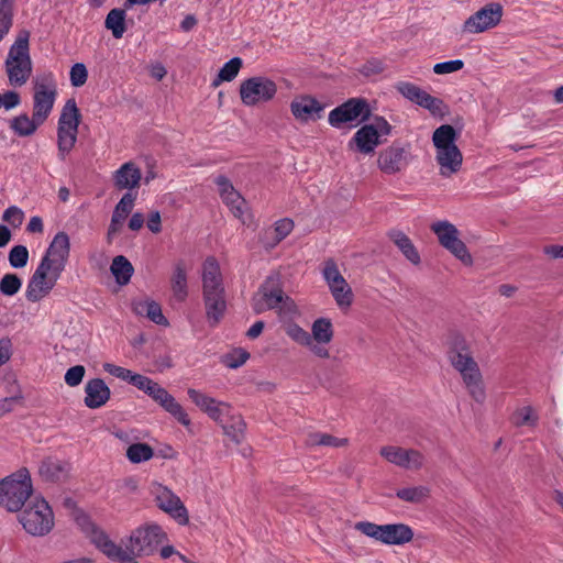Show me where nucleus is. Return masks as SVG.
Listing matches in <instances>:
<instances>
[{
  "instance_id": "nucleus-1",
  "label": "nucleus",
  "mask_w": 563,
  "mask_h": 563,
  "mask_svg": "<svg viewBox=\"0 0 563 563\" xmlns=\"http://www.w3.org/2000/svg\"><path fill=\"white\" fill-rule=\"evenodd\" d=\"M167 539V534L157 523L136 528L126 541L124 548L113 542L106 531H95L93 544L109 560L117 563H139L140 556H148L156 552L158 545Z\"/></svg>"
},
{
  "instance_id": "nucleus-2",
  "label": "nucleus",
  "mask_w": 563,
  "mask_h": 563,
  "mask_svg": "<svg viewBox=\"0 0 563 563\" xmlns=\"http://www.w3.org/2000/svg\"><path fill=\"white\" fill-rule=\"evenodd\" d=\"M70 253L69 236L58 232L51 242L46 254L29 280L25 297L31 302L40 301L56 285L65 269Z\"/></svg>"
},
{
  "instance_id": "nucleus-3",
  "label": "nucleus",
  "mask_w": 563,
  "mask_h": 563,
  "mask_svg": "<svg viewBox=\"0 0 563 563\" xmlns=\"http://www.w3.org/2000/svg\"><path fill=\"white\" fill-rule=\"evenodd\" d=\"M448 358L451 365L461 374L470 396L476 402L486 398L483 376L478 364L472 356L466 339L457 332H452L448 339Z\"/></svg>"
},
{
  "instance_id": "nucleus-4",
  "label": "nucleus",
  "mask_w": 563,
  "mask_h": 563,
  "mask_svg": "<svg viewBox=\"0 0 563 563\" xmlns=\"http://www.w3.org/2000/svg\"><path fill=\"white\" fill-rule=\"evenodd\" d=\"M459 132L451 124H442L432 134L435 147V161L440 166V175L451 177L456 174L463 163V154L456 145Z\"/></svg>"
},
{
  "instance_id": "nucleus-5",
  "label": "nucleus",
  "mask_w": 563,
  "mask_h": 563,
  "mask_svg": "<svg viewBox=\"0 0 563 563\" xmlns=\"http://www.w3.org/2000/svg\"><path fill=\"white\" fill-rule=\"evenodd\" d=\"M30 36V31L25 29L18 33L4 63L9 82L14 87L23 86L32 74Z\"/></svg>"
},
{
  "instance_id": "nucleus-6",
  "label": "nucleus",
  "mask_w": 563,
  "mask_h": 563,
  "mask_svg": "<svg viewBox=\"0 0 563 563\" xmlns=\"http://www.w3.org/2000/svg\"><path fill=\"white\" fill-rule=\"evenodd\" d=\"M33 493L30 472L21 467L0 482V506L19 511Z\"/></svg>"
},
{
  "instance_id": "nucleus-7",
  "label": "nucleus",
  "mask_w": 563,
  "mask_h": 563,
  "mask_svg": "<svg viewBox=\"0 0 563 563\" xmlns=\"http://www.w3.org/2000/svg\"><path fill=\"white\" fill-rule=\"evenodd\" d=\"M23 529L33 537H44L54 528V512L42 497H35L19 515Z\"/></svg>"
},
{
  "instance_id": "nucleus-8",
  "label": "nucleus",
  "mask_w": 563,
  "mask_h": 563,
  "mask_svg": "<svg viewBox=\"0 0 563 563\" xmlns=\"http://www.w3.org/2000/svg\"><path fill=\"white\" fill-rule=\"evenodd\" d=\"M81 113L74 98L68 99L62 109L57 124V147L62 161L70 153L77 142Z\"/></svg>"
},
{
  "instance_id": "nucleus-9",
  "label": "nucleus",
  "mask_w": 563,
  "mask_h": 563,
  "mask_svg": "<svg viewBox=\"0 0 563 563\" xmlns=\"http://www.w3.org/2000/svg\"><path fill=\"white\" fill-rule=\"evenodd\" d=\"M276 93V82L265 76L247 78L240 85L241 101L247 107H253L261 102H268L274 99Z\"/></svg>"
},
{
  "instance_id": "nucleus-10",
  "label": "nucleus",
  "mask_w": 563,
  "mask_h": 563,
  "mask_svg": "<svg viewBox=\"0 0 563 563\" xmlns=\"http://www.w3.org/2000/svg\"><path fill=\"white\" fill-rule=\"evenodd\" d=\"M286 301L291 300L284 294L279 275H272L261 285L258 292L253 298L252 307L255 313H262L275 309L279 303Z\"/></svg>"
},
{
  "instance_id": "nucleus-11",
  "label": "nucleus",
  "mask_w": 563,
  "mask_h": 563,
  "mask_svg": "<svg viewBox=\"0 0 563 563\" xmlns=\"http://www.w3.org/2000/svg\"><path fill=\"white\" fill-rule=\"evenodd\" d=\"M371 115L372 111L366 99L351 98L329 113V123L334 128H341L342 124L355 120L365 122Z\"/></svg>"
},
{
  "instance_id": "nucleus-12",
  "label": "nucleus",
  "mask_w": 563,
  "mask_h": 563,
  "mask_svg": "<svg viewBox=\"0 0 563 563\" xmlns=\"http://www.w3.org/2000/svg\"><path fill=\"white\" fill-rule=\"evenodd\" d=\"M57 96L56 82L52 75L42 77L34 84L33 113L43 123L49 117Z\"/></svg>"
},
{
  "instance_id": "nucleus-13",
  "label": "nucleus",
  "mask_w": 563,
  "mask_h": 563,
  "mask_svg": "<svg viewBox=\"0 0 563 563\" xmlns=\"http://www.w3.org/2000/svg\"><path fill=\"white\" fill-rule=\"evenodd\" d=\"M410 145H402L394 142L390 146L382 150L377 157L378 168L387 174L394 175L402 172L410 163Z\"/></svg>"
},
{
  "instance_id": "nucleus-14",
  "label": "nucleus",
  "mask_w": 563,
  "mask_h": 563,
  "mask_svg": "<svg viewBox=\"0 0 563 563\" xmlns=\"http://www.w3.org/2000/svg\"><path fill=\"white\" fill-rule=\"evenodd\" d=\"M504 9L498 2H490L473 13L463 24V31L482 33L497 26L503 18Z\"/></svg>"
},
{
  "instance_id": "nucleus-15",
  "label": "nucleus",
  "mask_w": 563,
  "mask_h": 563,
  "mask_svg": "<svg viewBox=\"0 0 563 563\" xmlns=\"http://www.w3.org/2000/svg\"><path fill=\"white\" fill-rule=\"evenodd\" d=\"M155 501L159 509L168 514L179 525H188L189 516L185 505L169 488L158 485L155 494Z\"/></svg>"
},
{
  "instance_id": "nucleus-16",
  "label": "nucleus",
  "mask_w": 563,
  "mask_h": 563,
  "mask_svg": "<svg viewBox=\"0 0 563 563\" xmlns=\"http://www.w3.org/2000/svg\"><path fill=\"white\" fill-rule=\"evenodd\" d=\"M206 319L210 327H217L227 312L225 289L212 288L202 290Z\"/></svg>"
},
{
  "instance_id": "nucleus-17",
  "label": "nucleus",
  "mask_w": 563,
  "mask_h": 563,
  "mask_svg": "<svg viewBox=\"0 0 563 563\" xmlns=\"http://www.w3.org/2000/svg\"><path fill=\"white\" fill-rule=\"evenodd\" d=\"M380 455L389 463L407 470H420L424 463L423 454L413 449L387 445L380 449Z\"/></svg>"
},
{
  "instance_id": "nucleus-18",
  "label": "nucleus",
  "mask_w": 563,
  "mask_h": 563,
  "mask_svg": "<svg viewBox=\"0 0 563 563\" xmlns=\"http://www.w3.org/2000/svg\"><path fill=\"white\" fill-rule=\"evenodd\" d=\"M71 465L68 461L47 456L42 460L38 466V474L43 482L59 484L69 478Z\"/></svg>"
},
{
  "instance_id": "nucleus-19",
  "label": "nucleus",
  "mask_w": 563,
  "mask_h": 563,
  "mask_svg": "<svg viewBox=\"0 0 563 563\" xmlns=\"http://www.w3.org/2000/svg\"><path fill=\"white\" fill-rule=\"evenodd\" d=\"M323 109V104H321L316 98L308 95L297 97L290 103V111L292 115L301 122L319 119Z\"/></svg>"
},
{
  "instance_id": "nucleus-20",
  "label": "nucleus",
  "mask_w": 563,
  "mask_h": 563,
  "mask_svg": "<svg viewBox=\"0 0 563 563\" xmlns=\"http://www.w3.org/2000/svg\"><path fill=\"white\" fill-rule=\"evenodd\" d=\"M382 144L374 125L364 124L349 142V148L362 154H372Z\"/></svg>"
},
{
  "instance_id": "nucleus-21",
  "label": "nucleus",
  "mask_w": 563,
  "mask_h": 563,
  "mask_svg": "<svg viewBox=\"0 0 563 563\" xmlns=\"http://www.w3.org/2000/svg\"><path fill=\"white\" fill-rule=\"evenodd\" d=\"M103 369L109 373L110 375H113L122 380H125L130 383L131 385L135 386L137 389L144 391L147 395V391H150L156 382L151 379L147 376H144L142 374L133 373L131 369L111 364V363H104Z\"/></svg>"
},
{
  "instance_id": "nucleus-22",
  "label": "nucleus",
  "mask_w": 563,
  "mask_h": 563,
  "mask_svg": "<svg viewBox=\"0 0 563 563\" xmlns=\"http://www.w3.org/2000/svg\"><path fill=\"white\" fill-rule=\"evenodd\" d=\"M85 393L86 397L84 402L90 409L102 407L111 396L110 388L101 378H92L88 380L85 386Z\"/></svg>"
},
{
  "instance_id": "nucleus-23",
  "label": "nucleus",
  "mask_w": 563,
  "mask_h": 563,
  "mask_svg": "<svg viewBox=\"0 0 563 563\" xmlns=\"http://www.w3.org/2000/svg\"><path fill=\"white\" fill-rule=\"evenodd\" d=\"M379 537L385 544H404L412 540L413 531L405 523L383 525Z\"/></svg>"
},
{
  "instance_id": "nucleus-24",
  "label": "nucleus",
  "mask_w": 563,
  "mask_h": 563,
  "mask_svg": "<svg viewBox=\"0 0 563 563\" xmlns=\"http://www.w3.org/2000/svg\"><path fill=\"white\" fill-rule=\"evenodd\" d=\"M141 178V169L129 162L115 172L114 185L118 189H132L139 186Z\"/></svg>"
},
{
  "instance_id": "nucleus-25",
  "label": "nucleus",
  "mask_w": 563,
  "mask_h": 563,
  "mask_svg": "<svg viewBox=\"0 0 563 563\" xmlns=\"http://www.w3.org/2000/svg\"><path fill=\"white\" fill-rule=\"evenodd\" d=\"M170 287L174 294V297L178 301H184L188 296V286H187V273H186V264L184 260H178L174 264V272L170 278Z\"/></svg>"
},
{
  "instance_id": "nucleus-26",
  "label": "nucleus",
  "mask_w": 563,
  "mask_h": 563,
  "mask_svg": "<svg viewBox=\"0 0 563 563\" xmlns=\"http://www.w3.org/2000/svg\"><path fill=\"white\" fill-rule=\"evenodd\" d=\"M223 286L222 274L220 265L216 257L209 256L203 263L202 269V290L221 288Z\"/></svg>"
},
{
  "instance_id": "nucleus-27",
  "label": "nucleus",
  "mask_w": 563,
  "mask_h": 563,
  "mask_svg": "<svg viewBox=\"0 0 563 563\" xmlns=\"http://www.w3.org/2000/svg\"><path fill=\"white\" fill-rule=\"evenodd\" d=\"M42 124L43 122L37 120L34 114L30 118L26 113H21L10 120V129L20 137L33 135Z\"/></svg>"
},
{
  "instance_id": "nucleus-28",
  "label": "nucleus",
  "mask_w": 563,
  "mask_h": 563,
  "mask_svg": "<svg viewBox=\"0 0 563 563\" xmlns=\"http://www.w3.org/2000/svg\"><path fill=\"white\" fill-rule=\"evenodd\" d=\"M159 406L170 413L179 423L185 427L190 424V419L180 404L164 388L155 400Z\"/></svg>"
},
{
  "instance_id": "nucleus-29",
  "label": "nucleus",
  "mask_w": 563,
  "mask_h": 563,
  "mask_svg": "<svg viewBox=\"0 0 563 563\" xmlns=\"http://www.w3.org/2000/svg\"><path fill=\"white\" fill-rule=\"evenodd\" d=\"M388 235L410 263L413 265L420 264L421 260L419 252L417 251L411 240L404 232L394 230L389 232Z\"/></svg>"
},
{
  "instance_id": "nucleus-30",
  "label": "nucleus",
  "mask_w": 563,
  "mask_h": 563,
  "mask_svg": "<svg viewBox=\"0 0 563 563\" xmlns=\"http://www.w3.org/2000/svg\"><path fill=\"white\" fill-rule=\"evenodd\" d=\"M110 271L114 276L115 282L119 285L124 286L130 283L134 273V267L125 256L118 255L113 258Z\"/></svg>"
},
{
  "instance_id": "nucleus-31",
  "label": "nucleus",
  "mask_w": 563,
  "mask_h": 563,
  "mask_svg": "<svg viewBox=\"0 0 563 563\" xmlns=\"http://www.w3.org/2000/svg\"><path fill=\"white\" fill-rule=\"evenodd\" d=\"M294 229L292 220L285 218L278 220L275 223V228L273 231L265 232V238L268 239L269 234H274L272 239L268 241L263 240V245L266 250L274 249L278 243H280Z\"/></svg>"
},
{
  "instance_id": "nucleus-32",
  "label": "nucleus",
  "mask_w": 563,
  "mask_h": 563,
  "mask_svg": "<svg viewBox=\"0 0 563 563\" xmlns=\"http://www.w3.org/2000/svg\"><path fill=\"white\" fill-rule=\"evenodd\" d=\"M431 230L437 234L440 244L445 249L459 239V230L448 221H439L431 225Z\"/></svg>"
},
{
  "instance_id": "nucleus-33",
  "label": "nucleus",
  "mask_w": 563,
  "mask_h": 563,
  "mask_svg": "<svg viewBox=\"0 0 563 563\" xmlns=\"http://www.w3.org/2000/svg\"><path fill=\"white\" fill-rule=\"evenodd\" d=\"M311 338L319 344H328L333 338L332 322L328 318H319L313 321L311 327Z\"/></svg>"
},
{
  "instance_id": "nucleus-34",
  "label": "nucleus",
  "mask_w": 563,
  "mask_h": 563,
  "mask_svg": "<svg viewBox=\"0 0 563 563\" xmlns=\"http://www.w3.org/2000/svg\"><path fill=\"white\" fill-rule=\"evenodd\" d=\"M104 26L112 32L114 38H121L126 30L125 10L119 8L110 10L106 18Z\"/></svg>"
},
{
  "instance_id": "nucleus-35",
  "label": "nucleus",
  "mask_w": 563,
  "mask_h": 563,
  "mask_svg": "<svg viewBox=\"0 0 563 563\" xmlns=\"http://www.w3.org/2000/svg\"><path fill=\"white\" fill-rule=\"evenodd\" d=\"M222 429L235 444H240L244 439L246 423L241 416H233L230 421L222 423Z\"/></svg>"
},
{
  "instance_id": "nucleus-36",
  "label": "nucleus",
  "mask_w": 563,
  "mask_h": 563,
  "mask_svg": "<svg viewBox=\"0 0 563 563\" xmlns=\"http://www.w3.org/2000/svg\"><path fill=\"white\" fill-rule=\"evenodd\" d=\"M145 311L146 317L156 324L166 325L168 320L162 312V307L158 302L151 300L141 302L135 307V312L142 314Z\"/></svg>"
},
{
  "instance_id": "nucleus-37",
  "label": "nucleus",
  "mask_w": 563,
  "mask_h": 563,
  "mask_svg": "<svg viewBox=\"0 0 563 563\" xmlns=\"http://www.w3.org/2000/svg\"><path fill=\"white\" fill-rule=\"evenodd\" d=\"M419 106L427 109L433 117H440L441 119L450 112L449 106L442 99L433 97L428 92L420 100Z\"/></svg>"
},
{
  "instance_id": "nucleus-38",
  "label": "nucleus",
  "mask_w": 563,
  "mask_h": 563,
  "mask_svg": "<svg viewBox=\"0 0 563 563\" xmlns=\"http://www.w3.org/2000/svg\"><path fill=\"white\" fill-rule=\"evenodd\" d=\"M429 495L430 489L427 486L406 487L396 492L399 499L413 504L422 503Z\"/></svg>"
},
{
  "instance_id": "nucleus-39",
  "label": "nucleus",
  "mask_w": 563,
  "mask_h": 563,
  "mask_svg": "<svg viewBox=\"0 0 563 563\" xmlns=\"http://www.w3.org/2000/svg\"><path fill=\"white\" fill-rule=\"evenodd\" d=\"M153 455L154 451L147 443H133L126 450V457L134 464L148 461Z\"/></svg>"
},
{
  "instance_id": "nucleus-40",
  "label": "nucleus",
  "mask_w": 563,
  "mask_h": 563,
  "mask_svg": "<svg viewBox=\"0 0 563 563\" xmlns=\"http://www.w3.org/2000/svg\"><path fill=\"white\" fill-rule=\"evenodd\" d=\"M349 440L346 438H336L334 435L328 433L314 432L309 434L308 443L310 445H322V446H333L341 448L347 444Z\"/></svg>"
},
{
  "instance_id": "nucleus-41",
  "label": "nucleus",
  "mask_w": 563,
  "mask_h": 563,
  "mask_svg": "<svg viewBox=\"0 0 563 563\" xmlns=\"http://www.w3.org/2000/svg\"><path fill=\"white\" fill-rule=\"evenodd\" d=\"M322 275L329 288H332L338 285H343V283L346 282L345 278L340 273L338 265L333 258H328L324 262Z\"/></svg>"
},
{
  "instance_id": "nucleus-42",
  "label": "nucleus",
  "mask_w": 563,
  "mask_h": 563,
  "mask_svg": "<svg viewBox=\"0 0 563 563\" xmlns=\"http://www.w3.org/2000/svg\"><path fill=\"white\" fill-rule=\"evenodd\" d=\"M330 291L341 309L349 308L353 302V291L349 284L345 282L343 285H338L330 288Z\"/></svg>"
},
{
  "instance_id": "nucleus-43",
  "label": "nucleus",
  "mask_w": 563,
  "mask_h": 563,
  "mask_svg": "<svg viewBox=\"0 0 563 563\" xmlns=\"http://www.w3.org/2000/svg\"><path fill=\"white\" fill-rule=\"evenodd\" d=\"M397 91L404 96L406 99L415 102L416 104H420V100L424 97L427 91L416 86L415 84L407 81H399L396 85Z\"/></svg>"
},
{
  "instance_id": "nucleus-44",
  "label": "nucleus",
  "mask_w": 563,
  "mask_h": 563,
  "mask_svg": "<svg viewBox=\"0 0 563 563\" xmlns=\"http://www.w3.org/2000/svg\"><path fill=\"white\" fill-rule=\"evenodd\" d=\"M22 280L16 274H5L0 280V292L4 296H14L19 292Z\"/></svg>"
},
{
  "instance_id": "nucleus-45",
  "label": "nucleus",
  "mask_w": 563,
  "mask_h": 563,
  "mask_svg": "<svg viewBox=\"0 0 563 563\" xmlns=\"http://www.w3.org/2000/svg\"><path fill=\"white\" fill-rule=\"evenodd\" d=\"M286 334L291 338L295 342L301 345H311L312 338L310 333L299 327L297 323L290 322L285 325Z\"/></svg>"
},
{
  "instance_id": "nucleus-46",
  "label": "nucleus",
  "mask_w": 563,
  "mask_h": 563,
  "mask_svg": "<svg viewBox=\"0 0 563 563\" xmlns=\"http://www.w3.org/2000/svg\"><path fill=\"white\" fill-rule=\"evenodd\" d=\"M222 200L230 208L235 218H242L243 206L245 205V200L238 190L229 192L228 195L222 197Z\"/></svg>"
},
{
  "instance_id": "nucleus-47",
  "label": "nucleus",
  "mask_w": 563,
  "mask_h": 563,
  "mask_svg": "<svg viewBox=\"0 0 563 563\" xmlns=\"http://www.w3.org/2000/svg\"><path fill=\"white\" fill-rule=\"evenodd\" d=\"M538 417L533 415V409L530 406L522 407L512 416V423L517 427L521 426H536Z\"/></svg>"
},
{
  "instance_id": "nucleus-48",
  "label": "nucleus",
  "mask_w": 563,
  "mask_h": 563,
  "mask_svg": "<svg viewBox=\"0 0 563 563\" xmlns=\"http://www.w3.org/2000/svg\"><path fill=\"white\" fill-rule=\"evenodd\" d=\"M29 251L24 245H15L9 253V263L14 268H22L27 264Z\"/></svg>"
},
{
  "instance_id": "nucleus-49",
  "label": "nucleus",
  "mask_w": 563,
  "mask_h": 563,
  "mask_svg": "<svg viewBox=\"0 0 563 563\" xmlns=\"http://www.w3.org/2000/svg\"><path fill=\"white\" fill-rule=\"evenodd\" d=\"M445 249L450 251L456 258H459L464 265H473L472 255L470 254L465 243L462 240L455 241Z\"/></svg>"
},
{
  "instance_id": "nucleus-50",
  "label": "nucleus",
  "mask_w": 563,
  "mask_h": 563,
  "mask_svg": "<svg viewBox=\"0 0 563 563\" xmlns=\"http://www.w3.org/2000/svg\"><path fill=\"white\" fill-rule=\"evenodd\" d=\"M242 64H243V62L240 57L231 58L219 70V73L221 74V79H225L227 81H232L238 76V74L242 67Z\"/></svg>"
},
{
  "instance_id": "nucleus-51",
  "label": "nucleus",
  "mask_w": 563,
  "mask_h": 563,
  "mask_svg": "<svg viewBox=\"0 0 563 563\" xmlns=\"http://www.w3.org/2000/svg\"><path fill=\"white\" fill-rule=\"evenodd\" d=\"M249 357H250V354L246 351L239 349L231 353L225 354L223 356L222 362L229 368H238L241 365H243L247 361Z\"/></svg>"
},
{
  "instance_id": "nucleus-52",
  "label": "nucleus",
  "mask_w": 563,
  "mask_h": 563,
  "mask_svg": "<svg viewBox=\"0 0 563 563\" xmlns=\"http://www.w3.org/2000/svg\"><path fill=\"white\" fill-rule=\"evenodd\" d=\"M188 397L191 399V401L199 407L203 412H207L213 404H216V399L212 397H209L199 390H196L194 388H189Z\"/></svg>"
},
{
  "instance_id": "nucleus-53",
  "label": "nucleus",
  "mask_w": 563,
  "mask_h": 563,
  "mask_svg": "<svg viewBox=\"0 0 563 563\" xmlns=\"http://www.w3.org/2000/svg\"><path fill=\"white\" fill-rule=\"evenodd\" d=\"M88 70L82 63H76L70 69V82L74 87H81L86 84Z\"/></svg>"
},
{
  "instance_id": "nucleus-54",
  "label": "nucleus",
  "mask_w": 563,
  "mask_h": 563,
  "mask_svg": "<svg viewBox=\"0 0 563 563\" xmlns=\"http://www.w3.org/2000/svg\"><path fill=\"white\" fill-rule=\"evenodd\" d=\"M383 525H376L369 521H360L355 525V529L363 534L380 541L379 534H382Z\"/></svg>"
},
{
  "instance_id": "nucleus-55",
  "label": "nucleus",
  "mask_w": 563,
  "mask_h": 563,
  "mask_svg": "<svg viewBox=\"0 0 563 563\" xmlns=\"http://www.w3.org/2000/svg\"><path fill=\"white\" fill-rule=\"evenodd\" d=\"M86 369L82 365H75L67 369L65 374V383L70 387L78 386L85 376Z\"/></svg>"
},
{
  "instance_id": "nucleus-56",
  "label": "nucleus",
  "mask_w": 563,
  "mask_h": 563,
  "mask_svg": "<svg viewBox=\"0 0 563 563\" xmlns=\"http://www.w3.org/2000/svg\"><path fill=\"white\" fill-rule=\"evenodd\" d=\"M75 520L77 521V523L79 526L82 527V529H85L89 533L90 540L92 543H93L95 531L96 530L103 531L101 528L97 527L90 520L89 516L87 514H85L82 510H78V512L75 515Z\"/></svg>"
},
{
  "instance_id": "nucleus-57",
  "label": "nucleus",
  "mask_w": 563,
  "mask_h": 563,
  "mask_svg": "<svg viewBox=\"0 0 563 563\" xmlns=\"http://www.w3.org/2000/svg\"><path fill=\"white\" fill-rule=\"evenodd\" d=\"M464 66L463 60L453 59L448 62L438 63L433 66V71L438 75L450 74L462 69Z\"/></svg>"
},
{
  "instance_id": "nucleus-58",
  "label": "nucleus",
  "mask_w": 563,
  "mask_h": 563,
  "mask_svg": "<svg viewBox=\"0 0 563 563\" xmlns=\"http://www.w3.org/2000/svg\"><path fill=\"white\" fill-rule=\"evenodd\" d=\"M384 69H385V67L380 59L371 58V59L366 60V63L360 68V73L365 77H369L372 75H377V74L383 73Z\"/></svg>"
},
{
  "instance_id": "nucleus-59",
  "label": "nucleus",
  "mask_w": 563,
  "mask_h": 563,
  "mask_svg": "<svg viewBox=\"0 0 563 563\" xmlns=\"http://www.w3.org/2000/svg\"><path fill=\"white\" fill-rule=\"evenodd\" d=\"M135 196H133L131 192H126L123 195L121 200L118 202V205L114 208V212H121V214H124L128 217V214L132 211L134 206Z\"/></svg>"
},
{
  "instance_id": "nucleus-60",
  "label": "nucleus",
  "mask_w": 563,
  "mask_h": 563,
  "mask_svg": "<svg viewBox=\"0 0 563 563\" xmlns=\"http://www.w3.org/2000/svg\"><path fill=\"white\" fill-rule=\"evenodd\" d=\"M3 220L11 222L13 227H19L23 221V212L18 207H9L3 213Z\"/></svg>"
},
{
  "instance_id": "nucleus-61",
  "label": "nucleus",
  "mask_w": 563,
  "mask_h": 563,
  "mask_svg": "<svg viewBox=\"0 0 563 563\" xmlns=\"http://www.w3.org/2000/svg\"><path fill=\"white\" fill-rule=\"evenodd\" d=\"M230 405L227 402L217 401L209 408V410L206 412L212 420L217 422H221V417L224 413V409H230Z\"/></svg>"
},
{
  "instance_id": "nucleus-62",
  "label": "nucleus",
  "mask_w": 563,
  "mask_h": 563,
  "mask_svg": "<svg viewBox=\"0 0 563 563\" xmlns=\"http://www.w3.org/2000/svg\"><path fill=\"white\" fill-rule=\"evenodd\" d=\"M376 128L377 135L380 139L383 135H389L391 133L393 126L388 123V121L384 117L375 115L374 122L371 124Z\"/></svg>"
},
{
  "instance_id": "nucleus-63",
  "label": "nucleus",
  "mask_w": 563,
  "mask_h": 563,
  "mask_svg": "<svg viewBox=\"0 0 563 563\" xmlns=\"http://www.w3.org/2000/svg\"><path fill=\"white\" fill-rule=\"evenodd\" d=\"M12 355V342L10 338L0 339V366L5 364Z\"/></svg>"
},
{
  "instance_id": "nucleus-64",
  "label": "nucleus",
  "mask_w": 563,
  "mask_h": 563,
  "mask_svg": "<svg viewBox=\"0 0 563 563\" xmlns=\"http://www.w3.org/2000/svg\"><path fill=\"white\" fill-rule=\"evenodd\" d=\"M1 96H2V106L7 110L15 108L21 102L20 95L16 91L9 90Z\"/></svg>"
}]
</instances>
